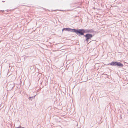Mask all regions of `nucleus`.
Listing matches in <instances>:
<instances>
[{
	"label": "nucleus",
	"instance_id": "nucleus-5",
	"mask_svg": "<svg viewBox=\"0 0 128 128\" xmlns=\"http://www.w3.org/2000/svg\"><path fill=\"white\" fill-rule=\"evenodd\" d=\"M14 86V84L13 83H12L8 86V89L9 90H12L13 89Z\"/></svg>",
	"mask_w": 128,
	"mask_h": 128
},
{
	"label": "nucleus",
	"instance_id": "nucleus-10",
	"mask_svg": "<svg viewBox=\"0 0 128 128\" xmlns=\"http://www.w3.org/2000/svg\"><path fill=\"white\" fill-rule=\"evenodd\" d=\"M77 16H75V17H77Z\"/></svg>",
	"mask_w": 128,
	"mask_h": 128
},
{
	"label": "nucleus",
	"instance_id": "nucleus-4",
	"mask_svg": "<svg viewBox=\"0 0 128 128\" xmlns=\"http://www.w3.org/2000/svg\"><path fill=\"white\" fill-rule=\"evenodd\" d=\"M74 30V29H72L69 28H64L62 29V31L63 32L64 30L68 31L71 32H73Z\"/></svg>",
	"mask_w": 128,
	"mask_h": 128
},
{
	"label": "nucleus",
	"instance_id": "nucleus-7",
	"mask_svg": "<svg viewBox=\"0 0 128 128\" xmlns=\"http://www.w3.org/2000/svg\"><path fill=\"white\" fill-rule=\"evenodd\" d=\"M36 95L34 96H32L30 97H28V99L29 100L32 101V100H34L35 98V97L36 96Z\"/></svg>",
	"mask_w": 128,
	"mask_h": 128
},
{
	"label": "nucleus",
	"instance_id": "nucleus-9",
	"mask_svg": "<svg viewBox=\"0 0 128 128\" xmlns=\"http://www.w3.org/2000/svg\"><path fill=\"white\" fill-rule=\"evenodd\" d=\"M75 86H74V87L73 88H74V87H75Z\"/></svg>",
	"mask_w": 128,
	"mask_h": 128
},
{
	"label": "nucleus",
	"instance_id": "nucleus-6",
	"mask_svg": "<svg viewBox=\"0 0 128 128\" xmlns=\"http://www.w3.org/2000/svg\"><path fill=\"white\" fill-rule=\"evenodd\" d=\"M86 33H93L94 32V30L92 29H86Z\"/></svg>",
	"mask_w": 128,
	"mask_h": 128
},
{
	"label": "nucleus",
	"instance_id": "nucleus-8",
	"mask_svg": "<svg viewBox=\"0 0 128 128\" xmlns=\"http://www.w3.org/2000/svg\"><path fill=\"white\" fill-rule=\"evenodd\" d=\"M25 128L24 127H16V128Z\"/></svg>",
	"mask_w": 128,
	"mask_h": 128
},
{
	"label": "nucleus",
	"instance_id": "nucleus-3",
	"mask_svg": "<svg viewBox=\"0 0 128 128\" xmlns=\"http://www.w3.org/2000/svg\"><path fill=\"white\" fill-rule=\"evenodd\" d=\"M94 36V35L90 33H87L85 35H84V36L86 38L85 40L86 42L87 43H88V42L89 40H91V38H92Z\"/></svg>",
	"mask_w": 128,
	"mask_h": 128
},
{
	"label": "nucleus",
	"instance_id": "nucleus-1",
	"mask_svg": "<svg viewBox=\"0 0 128 128\" xmlns=\"http://www.w3.org/2000/svg\"><path fill=\"white\" fill-rule=\"evenodd\" d=\"M73 32H74L78 36H84L86 33V29H76L74 28Z\"/></svg>",
	"mask_w": 128,
	"mask_h": 128
},
{
	"label": "nucleus",
	"instance_id": "nucleus-2",
	"mask_svg": "<svg viewBox=\"0 0 128 128\" xmlns=\"http://www.w3.org/2000/svg\"><path fill=\"white\" fill-rule=\"evenodd\" d=\"M110 64L112 66H117L118 67H122L124 66L123 64L121 63L120 62H118L117 61L114 62L112 61L111 62Z\"/></svg>",
	"mask_w": 128,
	"mask_h": 128
}]
</instances>
